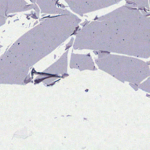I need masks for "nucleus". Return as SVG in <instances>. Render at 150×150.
Instances as JSON below:
<instances>
[{"mask_svg": "<svg viewBox=\"0 0 150 150\" xmlns=\"http://www.w3.org/2000/svg\"><path fill=\"white\" fill-rule=\"evenodd\" d=\"M44 76L45 77L42 78V79H44V80L45 79L48 78L56 76L55 75L50 74L46 73H45Z\"/></svg>", "mask_w": 150, "mask_h": 150, "instance_id": "1", "label": "nucleus"}, {"mask_svg": "<svg viewBox=\"0 0 150 150\" xmlns=\"http://www.w3.org/2000/svg\"><path fill=\"white\" fill-rule=\"evenodd\" d=\"M44 80V79H36L34 80V84H35L36 83H39L40 82H41L43 80Z\"/></svg>", "mask_w": 150, "mask_h": 150, "instance_id": "2", "label": "nucleus"}, {"mask_svg": "<svg viewBox=\"0 0 150 150\" xmlns=\"http://www.w3.org/2000/svg\"><path fill=\"white\" fill-rule=\"evenodd\" d=\"M45 73H44L40 72V73H39V74H40L41 75H44Z\"/></svg>", "mask_w": 150, "mask_h": 150, "instance_id": "4", "label": "nucleus"}, {"mask_svg": "<svg viewBox=\"0 0 150 150\" xmlns=\"http://www.w3.org/2000/svg\"><path fill=\"white\" fill-rule=\"evenodd\" d=\"M39 73H40V72H36V73L37 74H39Z\"/></svg>", "mask_w": 150, "mask_h": 150, "instance_id": "6", "label": "nucleus"}, {"mask_svg": "<svg viewBox=\"0 0 150 150\" xmlns=\"http://www.w3.org/2000/svg\"><path fill=\"white\" fill-rule=\"evenodd\" d=\"M50 86L49 85H47V86Z\"/></svg>", "mask_w": 150, "mask_h": 150, "instance_id": "7", "label": "nucleus"}, {"mask_svg": "<svg viewBox=\"0 0 150 150\" xmlns=\"http://www.w3.org/2000/svg\"><path fill=\"white\" fill-rule=\"evenodd\" d=\"M36 71H35V70L33 68L32 71V72H31V74H32V76H33V73H36Z\"/></svg>", "mask_w": 150, "mask_h": 150, "instance_id": "3", "label": "nucleus"}, {"mask_svg": "<svg viewBox=\"0 0 150 150\" xmlns=\"http://www.w3.org/2000/svg\"><path fill=\"white\" fill-rule=\"evenodd\" d=\"M88 89H86V90H85V91L86 92H88Z\"/></svg>", "mask_w": 150, "mask_h": 150, "instance_id": "5", "label": "nucleus"}]
</instances>
